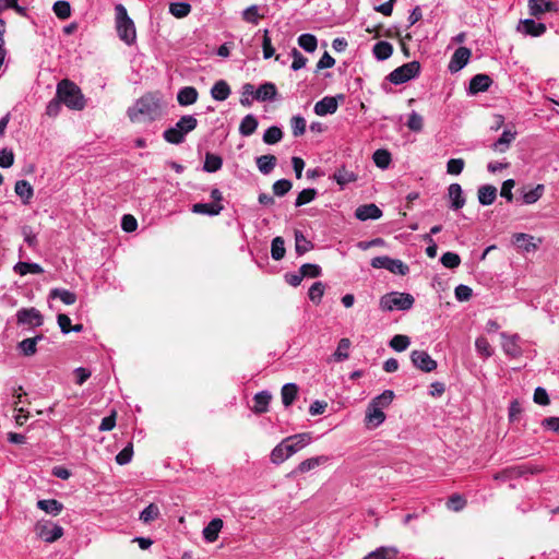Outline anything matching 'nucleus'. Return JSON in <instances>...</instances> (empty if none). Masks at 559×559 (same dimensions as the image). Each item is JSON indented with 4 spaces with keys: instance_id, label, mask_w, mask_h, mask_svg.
Listing matches in <instances>:
<instances>
[{
    "instance_id": "f257e3e1",
    "label": "nucleus",
    "mask_w": 559,
    "mask_h": 559,
    "mask_svg": "<svg viewBox=\"0 0 559 559\" xmlns=\"http://www.w3.org/2000/svg\"><path fill=\"white\" fill-rule=\"evenodd\" d=\"M162 100L157 94L147 93L128 108L127 115L132 122L154 121L162 116Z\"/></svg>"
},
{
    "instance_id": "f03ea898",
    "label": "nucleus",
    "mask_w": 559,
    "mask_h": 559,
    "mask_svg": "<svg viewBox=\"0 0 559 559\" xmlns=\"http://www.w3.org/2000/svg\"><path fill=\"white\" fill-rule=\"evenodd\" d=\"M310 442L311 436L307 432L287 437L272 450L270 455L271 462L276 465L282 464Z\"/></svg>"
},
{
    "instance_id": "7ed1b4c3",
    "label": "nucleus",
    "mask_w": 559,
    "mask_h": 559,
    "mask_svg": "<svg viewBox=\"0 0 559 559\" xmlns=\"http://www.w3.org/2000/svg\"><path fill=\"white\" fill-rule=\"evenodd\" d=\"M57 96L71 110H82L86 100L80 87L70 80H62L57 85Z\"/></svg>"
},
{
    "instance_id": "20e7f679",
    "label": "nucleus",
    "mask_w": 559,
    "mask_h": 559,
    "mask_svg": "<svg viewBox=\"0 0 559 559\" xmlns=\"http://www.w3.org/2000/svg\"><path fill=\"white\" fill-rule=\"evenodd\" d=\"M198 126V120L192 115L182 116L174 127L166 129L163 138L170 144H181L186 140V135L192 132Z\"/></svg>"
},
{
    "instance_id": "39448f33",
    "label": "nucleus",
    "mask_w": 559,
    "mask_h": 559,
    "mask_svg": "<svg viewBox=\"0 0 559 559\" xmlns=\"http://www.w3.org/2000/svg\"><path fill=\"white\" fill-rule=\"evenodd\" d=\"M116 28L119 38L127 45H132L136 38V32L133 21L129 17L127 9L122 4L115 7Z\"/></svg>"
},
{
    "instance_id": "423d86ee",
    "label": "nucleus",
    "mask_w": 559,
    "mask_h": 559,
    "mask_svg": "<svg viewBox=\"0 0 559 559\" xmlns=\"http://www.w3.org/2000/svg\"><path fill=\"white\" fill-rule=\"evenodd\" d=\"M415 302L414 297L408 293L392 292L380 298V308L383 311L409 310Z\"/></svg>"
},
{
    "instance_id": "0eeeda50",
    "label": "nucleus",
    "mask_w": 559,
    "mask_h": 559,
    "mask_svg": "<svg viewBox=\"0 0 559 559\" xmlns=\"http://www.w3.org/2000/svg\"><path fill=\"white\" fill-rule=\"evenodd\" d=\"M420 64L418 61L407 62L396 69H394L389 75L388 80L395 84H403L419 75Z\"/></svg>"
},
{
    "instance_id": "6e6552de",
    "label": "nucleus",
    "mask_w": 559,
    "mask_h": 559,
    "mask_svg": "<svg viewBox=\"0 0 559 559\" xmlns=\"http://www.w3.org/2000/svg\"><path fill=\"white\" fill-rule=\"evenodd\" d=\"M34 531L38 538L46 543H55L63 535V528L48 520H40L35 524Z\"/></svg>"
},
{
    "instance_id": "1a4fd4ad",
    "label": "nucleus",
    "mask_w": 559,
    "mask_h": 559,
    "mask_svg": "<svg viewBox=\"0 0 559 559\" xmlns=\"http://www.w3.org/2000/svg\"><path fill=\"white\" fill-rule=\"evenodd\" d=\"M500 337L502 350L507 356L511 358H519L522 356V340L519 334H508L507 332H502Z\"/></svg>"
},
{
    "instance_id": "9d476101",
    "label": "nucleus",
    "mask_w": 559,
    "mask_h": 559,
    "mask_svg": "<svg viewBox=\"0 0 559 559\" xmlns=\"http://www.w3.org/2000/svg\"><path fill=\"white\" fill-rule=\"evenodd\" d=\"M16 321L22 325L37 328L43 325L44 318L36 308H22L16 312Z\"/></svg>"
},
{
    "instance_id": "9b49d317",
    "label": "nucleus",
    "mask_w": 559,
    "mask_h": 559,
    "mask_svg": "<svg viewBox=\"0 0 559 559\" xmlns=\"http://www.w3.org/2000/svg\"><path fill=\"white\" fill-rule=\"evenodd\" d=\"M338 99L343 100L342 94L337 96H325L316 103L313 111L318 116H326L334 114L338 108Z\"/></svg>"
},
{
    "instance_id": "f8f14e48",
    "label": "nucleus",
    "mask_w": 559,
    "mask_h": 559,
    "mask_svg": "<svg viewBox=\"0 0 559 559\" xmlns=\"http://www.w3.org/2000/svg\"><path fill=\"white\" fill-rule=\"evenodd\" d=\"M411 360L416 368L424 372H431L437 368V361L425 350H413Z\"/></svg>"
},
{
    "instance_id": "ddd939ff",
    "label": "nucleus",
    "mask_w": 559,
    "mask_h": 559,
    "mask_svg": "<svg viewBox=\"0 0 559 559\" xmlns=\"http://www.w3.org/2000/svg\"><path fill=\"white\" fill-rule=\"evenodd\" d=\"M472 51L467 47L457 48L451 57L448 69L451 73L461 71L469 61Z\"/></svg>"
},
{
    "instance_id": "4468645a",
    "label": "nucleus",
    "mask_w": 559,
    "mask_h": 559,
    "mask_svg": "<svg viewBox=\"0 0 559 559\" xmlns=\"http://www.w3.org/2000/svg\"><path fill=\"white\" fill-rule=\"evenodd\" d=\"M448 198L450 201V209L457 211L461 210L466 202L463 189L459 183H451L448 188Z\"/></svg>"
},
{
    "instance_id": "2eb2a0df",
    "label": "nucleus",
    "mask_w": 559,
    "mask_h": 559,
    "mask_svg": "<svg viewBox=\"0 0 559 559\" xmlns=\"http://www.w3.org/2000/svg\"><path fill=\"white\" fill-rule=\"evenodd\" d=\"M491 84L492 80L489 75L483 73L476 74L469 81L468 93L475 95L480 92H486Z\"/></svg>"
},
{
    "instance_id": "dca6fc26",
    "label": "nucleus",
    "mask_w": 559,
    "mask_h": 559,
    "mask_svg": "<svg viewBox=\"0 0 559 559\" xmlns=\"http://www.w3.org/2000/svg\"><path fill=\"white\" fill-rule=\"evenodd\" d=\"M355 216L359 221L378 219L382 216V211L373 203L365 204L356 209Z\"/></svg>"
},
{
    "instance_id": "f3484780",
    "label": "nucleus",
    "mask_w": 559,
    "mask_h": 559,
    "mask_svg": "<svg viewBox=\"0 0 559 559\" xmlns=\"http://www.w3.org/2000/svg\"><path fill=\"white\" fill-rule=\"evenodd\" d=\"M528 7L531 14L534 16L558 10V4L548 0H530Z\"/></svg>"
},
{
    "instance_id": "a211bd4d",
    "label": "nucleus",
    "mask_w": 559,
    "mask_h": 559,
    "mask_svg": "<svg viewBox=\"0 0 559 559\" xmlns=\"http://www.w3.org/2000/svg\"><path fill=\"white\" fill-rule=\"evenodd\" d=\"M272 400V395L269 391L258 392L253 396L252 412L255 414H263L269 411V405Z\"/></svg>"
},
{
    "instance_id": "6ab92c4d",
    "label": "nucleus",
    "mask_w": 559,
    "mask_h": 559,
    "mask_svg": "<svg viewBox=\"0 0 559 559\" xmlns=\"http://www.w3.org/2000/svg\"><path fill=\"white\" fill-rule=\"evenodd\" d=\"M519 31L526 35L540 36L546 32V25L544 23H537L534 20L526 19L521 22Z\"/></svg>"
},
{
    "instance_id": "aec40b11",
    "label": "nucleus",
    "mask_w": 559,
    "mask_h": 559,
    "mask_svg": "<svg viewBox=\"0 0 559 559\" xmlns=\"http://www.w3.org/2000/svg\"><path fill=\"white\" fill-rule=\"evenodd\" d=\"M385 420V414L382 409L368 405L365 421L367 427L377 428Z\"/></svg>"
},
{
    "instance_id": "412c9836",
    "label": "nucleus",
    "mask_w": 559,
    "mask_h": 559,
    "mask_svg": "<svg viewBox=\"0 0 559 559\" xmlns=\"http://www.w3.org/2000/svg\"><path fill=\"white\" fill-rule=\"evenodd\" d=\"M477 197L481 205H490L497 198V188L492 185H483L478 188Z\"/></svg>"
},
{
    "instance_id": "4be33fe9",
    "label": "nucleus",
    "mask_w": 559,
    "mask_h": 559,
    "mask_svg": "<svg viewBox=\"0 0 559 559\" xmlns=\"http://www.w3.org/2000/svg\"><path fill=\"white\" fill-rule=\"evenodd\" d=\"M15 193L21 198L23 204H28L34 195V189L27 180H17L14 186Z\"/></svg>"
},
{
    "instance_id": "5701e85b",
    "label": "nucleus",
    "mask_w": 559,
    "mask_h": 559,
    "mask_svg": "<svg viewBox=\"0 0 559 559\" xmlns=\"http://www.w3.org/2000/svg\"><path fill=\"white\" fill-rule=\"evenodd\" d=\"M277 90L274 83L265 82L255 91V99L259 102L274 100Z\"/></svg>"
},
{
    "instance_id": "b1692460",
    "label": "nucleus",
    "mask_w": 559,
    "mask_h": 559,
    "mask_svg": "<svg viewBox=\"0 0 559 559\" xmlns=\"http://www.w3.org/2000/svg\"><path fill=\"white\" fill-rule=\"evenodd\" d=\"M221 203H195L192 205V212L201 215L215 216L223 211Z\"/></svg>"
},
{
    "instance_id": "393cba45",
    "label": "nucleus",
    "mask_w": 559,
    "mask_h": 559,
    "mask_svg": "<svg viewBox=\"0 0 559 559\" xmlns=\"http://www.w3.org/2000/svg\"><path fill=\"white\" fill-rule=\"evenodd\" d=\"M198 91L193 86H185L179 90L177 100L181 106H189L198 100Z\"/></svg>"
},
{
    "instance_id": "a878e982",
    "label": "nucleus",
    "mask_w": 559,
    "mask_h": 559,
    "mask_svg": "<svg viewBox=\"0 0 559 559\" xmlns=\"http://www.w3.org/2000/svg\"><path fill=\"white\" fill-rule=\"evenodd\" d=\"M515 135L516 132L504 130L500 138L491 145L492 150L499 153H504L514 141Z\"/></svg>"
},
{
    "instance_id": "bb28decb",
    "label": "nucleus",
    "mask_w": 559,
    "mask_h": 559,
    "mask_svg": "<svg viewBox=\"0 0 559 559\" xmlns=\"http://www.w3.org/2000/svg\"><path fill=\"white\" fill-rule=\"evenodd\" d=\"M257 167L263 175H269L273 171L276 166L277 158L274 155H261L255 159Z\"/></svg>"
},
{
    "instance_id": "cd10ccee",
    "label": "nucleus",
    "mask_w": 559,
    "mask_h": 559,
    "mask_svg": "<svg viewBox=\"0 0 559 559\" xmlns=\"http://www.w3.org/2000/svg\"><path fill=\"white\" fill-rule=\"evenodd\" d=\"M43 338V335L25 338L17 344V348L24 356H33L37 352V343Z\"/></svg>"
},
{
    "instance_id": "c85d7f7f",
    "label": "nucleus",
    "mask_w": 559,
    "mask_h": 559,
    "mask_svg": "<svg viewBox=\"0 0 559 559\" xmlns=\"http://www.w3.org/2000/svg\"><path fill=\"white\" fill-rule=\"evenodd\" d=\"M230 95V87L224 80L215 82L211 88V96L218 102L226 100Z\"/></svg>"
},
{
    "instance_id": "c756f323",
    "label": "nucleus",
    "mask_w": 559,
    "mask_h": 559,
    "mask_svg": "<svg viewBox=\"0 0 559 559\" xmlns=\"http://www.w3.org/2000/svg\"><path fill=\"white\" fill-rule=\"evenodd\" d=\"M513 242L521 248L522 250L526 252H531L536 250L537 246L534 243V237L524 234V233H518L513 235Z\"/></svg>"
},
{
    "instance_id": "7c9ffc66",
    "label": "nucleus",
    "mask_w": 559,
    "mask_h": 559,
    "mask_svg": "<svg viewBox=\"0 0 559 559\" xmlns=\"http://www.w3.org/2000/svg\"><path fill=\"white\" fill-rule=\"evenodd\" d=\"M223 527V521L218 518L213 519L203 530L205 540L213 543L217 539L218 533Z\"/></svg>"
},
{
    "instance_id": "2f4dec72",
    "label": "nucleus",
    "mask_w": 559,
    "mask_h": 559,
    "mask_svg": "<svg viewBox=\"0 0 559 559\" xmlns=\"http://www.w3.org/2000/svg\"><path fill=\"white\" fill-rule=\"evenodd\" d=\"M37 508L57 516L63 510V504L56 499H43L37 501Z\"/></svg>"
},
{
    "instance_id": "473e14b6",
    "label": "nucleus",
    "mask_w": 559,
    "mask_h": 559,
    "mask_svg": "<svg viewBox=\"0 0 559 559\" xmlns=\"http://www.w3.org/2000/svg\"><path fill=\"white\" fill-rule=\"evenodd\" d=\"M333 179L341 188H344L346 185L356 181L357 175L343 166L333 174Z\"/></svg>"
},
{
    "instance_id": "72a5a7b5",
    "label": "nucleus",
    "mask_w": 559,
    "mask_h": 559,
    "mask_svg": "<svg viewBox=\"0 0 559 559\" xmlns=\"http://www.w3.org/2000/svg\"><path fill=\"white\" fill-rule=\"evenodd\" d=\"M399 554L395 547H379L362 559H395Z\"/></svg>"
},
{
    "instance_id": "f704fd0d",
    "label": "nucleus",
    "mask_w": 559,
    "mask_h": 559,
    "mask_svg": "<svg viewBox=\"0 0 559 559\" xmlns=\"http://www.w3.org/2000/svg\"><path fill=\"white\" fill-rule=\"evenodd\" d=\"M373 56L380 60L389 59L393 53V46L389 41H378L372 48Z\"/></svg>"
},
{
    "instance_id": "c9c22d12",
    "label": "nucleus",
    "mask_w": 559,
    "mask_h": 559,
    "mask_svg": "<svg viewBox=\"0 0 559 559\" xmlns=\"http://www.w3.org/2000/svg\"><path fill=\"white\" fill-rule=\"evenodd\" d=\"M257 128H258L257 118L253 115L249 114L242 118L240 126H239V133L242 136H249L255 132Z\"/></svg>"
},
{
    "instance_id": "e433bc0d",
    "label": "nucleus",
    "mask_w": 559,
    "mask_h": 559,
    "mask_svg": "<svg viewBox=\"0 0 559 559\" xmlns=\"http://www.w3.org/2000/svg\"><path fill=\"white\" fill-rule=\"evenodd\" d=\"M14 272L17 273L21 276H24L28 273L32 274H41L44 272V269L38 263H31V262H17L14 267Z\"/></svg>"
},
{
    "instance_id": "4c0bfd02",
    "label": "nucleus",
    "mask_w": 559,
    "mask_h": 559,
    "mask_svg": "<svg viewBox=\"0 0 559 559\" xmlns=\"http://www.w3.org/2000/svg\"><path fill=\"white\" fill-rule=\"evenodd\" d=\"M328 461H329V457L325 455L307 459L298 465L297 472L307 473L320 465L325 464Z\"/></svg>"
},
{
    "instance_id": "58836bf2",
    "label": "nucleus",
    "mask_w": 559,
    "mask_h": 559,
    "mask_svg": "<svg viewBox=\"0 0 559 559\" xmlns=\"http://www.w3.org/2000/svg\"><path fill=\"white\" fill-rule=\"evenodd\" d=\"M393 399L394 392L392 390H385L380 395L373 397L369 405L383 411V408L392 403Z\"/></svg>"
},
{
    "instance_id": "ea45409f",
    "label": "nucleus",
    "mask_w": 559,
    "mask_h": 559,
    "mask_svg": "<svg viewBox=\"0 0 559 559\" xmlns=\"http://www.w3.org/2000/svg\"><path fill=\"white\" fill-rule=\"evenodd\" d=\"M298 386L295 383H286L282 388V402L287 407L290 406L297 397Z\"/></svg>"
},
{
    "instance_id": "a19ab883",
    "label": "nucleus",
    "mask_w": 559,
    "mask_h": 559,
    "mask_svg": "<svg viewBox=\"0 0 559 559\" xmlns=\"http://www.w3.org/2000/svg\"><path fill=\"white\" fill-rule=\"evenodd\" d=\"M49 296L52 299H60L66 305H73L76 301V295L63 288L51 289Z\"/></svg>"
},
{
    "instance_id": "79ce46f5",
    "label": "nucleus",
    "mask_w": 559,
    "mask_h": 559,
    "mask_svg": "<svg viewBox=\"0 0 559 559\" xmlns=\"http://www.w3.org/2000/svg\"><path fill=\"white\" fill-rule=\"evenodd\" d=\"M223 159L215 154L206 153L203 169L206 173H215L222 168Z\"/></svg>"
},
{
    "instance_id": "37998d69",
    "label": "nucleus",
    "mask_w": 559,
    "mask_h": 559,
    "mask_svg": "<svg viewBox=\"0 0 559 559\" xmlns=\"http://www.w3.org/2000/svg\"><path fill=\"white\" fill-rule=\"evenodd\" d=\"M298 45L307 52L316 51L318 47L317 37L312 34L305 33L298 37Z\"/></svg>"
},
{
    "instance_id": "c03bdc74",
    "label": "nucleus",
    "mask_w": 559,
    "mask_h": 559,
    "mask_svg": "<svg viewBox=\"0 0 559 559\" xmlns=\"http://www.w3.org/2000/svg\"><path fill=\"white\" fill-rule=\"evenodd\" d=\"M285 241L282 237L277 236L272 240L271 243V257L275 261H280L285 255Z\"/></svg>"
},
{
    "instance_id": "a18cd8bd",
    "label": "nucleus",
    "mask_w": 559,
    "mask_h": 559,
    "mask_svg": "<svg viewBox=\"0 0 559 559\" xmlns=\"http://www.w3.org/2000/svg\"><path fill=\"white\" fill-rule=\"evenodd\" d=\"M295 249L298 255H302L312 249V243L299 230L295 231Z\"/></svg>"
},
{
    "instance_id": "49530a36",
    "label": "nucleus",
    "mask_w": 559,
    "mask_h": 559,
    "mask_svg": "<svg viewBox=\"0 0 559 559\" xmlns=\"http://www.w3.org/2000/svg\"><path fill=\"white\" fill-rule=\"evenodd\" d=\"M262 17H264V14L260 13V8L255 4H252L242 11V20L247 23L257 25L259 20Z\"/></svg>"
},
{
    "instance_id": "de8ad7c7",
    "label": "nucleus",
    "mask_w": 559,
    "mask_h": 559,
    "mask_svg": "<svg viewBox=\"0 0 559 559\" xmlns=\"http://www.w3.org/2000/svg\"><path fill=\"white\" fill-rule=\"evenodd\" d=\"M544 191H545L544 185H537L535 188L523 193V195H522L523 203L524 204L536 203L543 197Z\"/></svg>"
},
{
    "instance_id": "09e8293b",
    "label": "nucleus",
    "mask_w": 559,
    "mask_h": 559,
    "mask_svg": "<svg viewBox=\"0 0 559 559\" xmlns=\"http://www.w3.org/2000/svg\"><path fill=\"white\" fill-rule=\"evenodd\" d=\"M169 12L177 19H182L191 12V5L188 2H173L169 5Z\"/></svg>"
},
{
    "instance_id": "8fccbe9b",
    "label": "nucleus",
    "mask_w": 559,
    "mask_h": 559,
    "mask_svg": "<svg viewBox=\"0 0 559 559\" xmlns=\"http://www.w3.org/2000/svg\"><path fill=\"white\" fill-rule=\"evenodd\" d=\"M324 290L325 285L322 282H314L309 288L308 297L313 304L319 305L324 295Z\"/></svg>"
},
{
    "instance_id": "3c124183",
    "label": "nucleus",
    "mask_w": 559,
    "mask_h": 559,
    "mask_svg": "<svg viewBox=\"0 0 559 559\" xmlns=\"http://www.w3.org/2000/svg\"><path fill=\"white\" fill-rule=\"evenodd\" d=\"M283 138V131L276 127V126H272L270 128H267L263 134V142L265 144H275L277 142H280Z\"/></svg>"
},
{
    "instance_id": "603ef678",
    "label": "nucleus",
    "mask_w": 559,
    "mask_h": 559,
    "mask_svg": "<svg viewBox=\"0 0 559 559\" xmlns=\"http://www.w3.org/2000/svg\"><path fill=\"white\" fill-rule=\"evenodd\" d=\"M475 347H476V352L484 358H489L493 354V349H492L490 343L484 336H479L476 338Z\"/></svg>"
},
{
    "instance_id": "864d4df0",
    "label": "nucleus",
    "mask_w": 559,
    "mask_h": 559,
    "mask_svg": "<svg viewBox=\"0 0 559 559\" xmlns=\"http://www.w3.org/2000/svg\"><path fill=\"white\" fill-rule=\"evenodd\" d=\"M372 159L379 168L385 169L391 163V154L386 150L380 148L373 153Z\"/></svg>"
},
{
    "instance_id": "5fc2aeb1",
    "label": "nucleus",
    "mask_w": 559,
    "mask_h": 559,
    "mask_svg": "<svg viewBox=\"0 0 559 559\" xmlns=\"http://www.w3.org/2000/svg\"><path fill=\"white\" fill-rule=\"evenodd\" d=\"M317 197V190L313 188L304 189L296 198L295 206L299 207L310 203Z\"/></svg>"
},
{
    "instance_id": "6e6d98bb",
    "label": "nucleus",
    "mask_w": 559,
    "mask_h": 559,
    "mask_svg": "<svg viewBox=\"0 0 559 559\" xmlns=\"http://www.w3.org/2000/svg\"><path fill=\"white\" fill-rule=\"evenodd\" d=\"M159 508L155 503H150L141 513L140 520L144 523H150L159 516Z\"/></svg>"
},
{
    "instance_id": "4d7b16f0",
    "label": "nucleus",
    "mask_w": 559,
    "mask_h": 559,
    "mask_svg": "<svg viewBox=\"0 0 559 559\" xmlns=\"http://www.w3.org/2000/svg\"><path fill=\"white\" fill-rule=\"evenodd\" d=\"M53 13L61 20H66L71 15V7L68 1L59 0L53 3Z\"/></svg>"
},
{
    "instance_id": "13d9d810",
    "label": "nucleus",
    "mask_w": 559,
    "mask_h": 559,
    "mask_svg": "<svg viewBox=\"0 0 559 559\" xmlns=\"http://www.w3.org/2000/svg\"><path fill=\"white\" fill-rule=\"evenodd\" d=\"M411 344V340L406 335H394L390 341V346L396 352L405 350Z\"/></svg>"
},
{
    "instance_id": "bf43d9fd",
    "label": "nucleus",
    "mask_w": 559,
    "mask_h": 559,
    "mask_svg": "<svg viewBox=\"0 0 559 559\" xmlns=\"http://www.w3.org/2000/svg\"><path fill=\"white\" fill-rule=\"evenodd\" d=\"M290 127L294 136H300L306 131V120L301 116H294L290 119Z\"/></svg>"
},
{
    "instance_id": "052dcab7",
    "label": "nucleus",
    "mask_w": 559,
    "mask_h": 559,
    "mask_svg": "<svg viewBox=\"0 0 559 559\" xmlns=\"http://www.w3.org/2000/svg\"><path fill=\"white\" fill-rule=\"evenodd\" d=\"M293 183L288 179H280L273 183V193L277 197H284L292 189Z\"/></svg>"
},
{
    "instance_id": "680f3d73",
    "label": "nucleus",
    "mask_w": 559,
    "mask_h": 559,
    "mask_svg": "<svg viewBox=\"0 0 559 559\" xmlns=\"http://www.w3.org/2000/svg\"><path fill=\"white\" fill-rule=\"evenodd\" d=\"M388 271L404 276L409 272V267L402 260L391 258Z\"/></svg>"
},
{
    "instance_id": "e2e57ef3",
    "label": "nucleus",
    "mask_w": 559,
    "mask_h": 559,
    "mask_svg": "<svg viewBox=\"0 0 559 559\" xmlns=\"http://www.w3.org/2000/svg\"><path fill=\"white\" fill-rule=\"evenodd\" d=\"M441 263L448 269H455L461 263V258L454 252H445L441 257Z\"/></svg>"
},
{
    "instance_id": "0e129e2a",
    "label": "nucleus",
    "mask_w": 559,
    "mask_h": 559,
    "mask_svg": "<svg viewBox=\"0 0 559 559\" xmlns=\"http://www.w3.org/2000/svg\"><path fill=\"white\" fill-rule=\"evenodd\" d=\"M301 274L305 277L316 278L322 273L320 265L306 263L300 266Z\"/></svg>"
},
{
    "instance_id": "69168bd1",
    "label": "nucleus",
    "mask_w": 559,
    "mask_h": 559,
    "mask_svg": "<svg viewBox=\"0 0 559 559\" xmlns=\"http://www.w3.org/2000/svg\"><path fill=\"white\" fill-rule=\"evenodd\" d=\"M350 346V341L348 338H342L338 342L337 348L334 353V357L336 360H345L348 358V349Z\"/></svg>"
},
{
    "instance_id": "338daca9",
    "label": "nucleus",
    "mask_w": 559,
    "mask_h": 559,
    "mask_svg": "<svg viewBox=\"0 0 559 559\" xmlns=\"http://www.w3.org/2000/svg\"><path fill=\"white\" fill-rule=\"evenodd\" d=\"M465 163L462 158H451L447 163V173L450 175H460L464 169Z\"/></svg>"
},
{
    "instance_id": "774afa93",
    "label": "nucleus",
    "mask_w": 559,
    "mask_h": 559,
    "mask_svg": "<svg viewBox=\"0 0 559 559\" xmlns=\"http://www.w3.org/2000/svg\"><path fill=\"white\" fill-rule=\"evenodd\" d=\"M132 455H133V445H132V443H129L116 455V462L119 465H126L132 460Z\"/></svg>"
}]
</instances>
